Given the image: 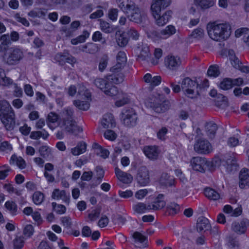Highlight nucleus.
Here are the masks:
<instances>
[{"label":"nucleus","mask_w":249,"mask_h":249,"mask_svg":"<svg viewBox=\"0 0 249 249\" xmlns=\"http://www.w3.org/2000/svg\"><path fill=\"white\" fill-rule=\"evenodd\" d=\"M249 227V221L247 219H243L233 222L231 225V230L237 234L240 235L245 234Z\"/></svg>","instance_id":"nucleus-12"},{"label":"nucleus","mask_w":249,"mask_h":249,"mask_svg":"<svg viewBox=\"0 0 249 249\" xmlns=\"http://www.w3.org/2000/svg\"><path fill=\"white\" fill-rule=\"evenodd\" d=\"M96 152L98 155L104 159L107 158L109 154V152L108 150L103 148L100 146H98L96 148Z\"/></svg>","instance_id":"nucleus-53"},{"label":"nucleus","mask_w":249,"mask_h":249,"mask_svg":"<svg viewBox=\"0 0 249 249\" xmlns=\"http://www.w3.org/2000/svg\"><path fill=\"white\" fill-rule=\"evenodd\" d=\"M216 125L213 122L208 123L206 125V132L210 138H213L216 130Z\"/></svg>","instance_id":"nucleus-39"},{"label":"nucleus","mask_w":249,"mask_h":249,"mask_svg":"<svg viewBox=\"0 0 249 249\" xmlns=\"http://www.w3.org/2000/svg\"><path fill=\"white\" fill-rule=\"evenodd\" d=\"M163 197V195H159L153 203L150 204L151 210H158L163 208L165 206V202Z\"/></svg>","instance_id":"nucleus-31"},{"label":"nucleus","mask_w":249,"mask_h":249,"mask_svg":"<svg viewBox=\"0 0 249 249\" xmlns=\"http://www.w3.org/2000/svg\"><path fill=\"white\" fill-rule=\"evenodd\" d=\"M80 25V23L78 21H73L71 24V29L63 30L64 33L65 34V36L67 37H70L72 35L73 32Z\"/></svg>","instance_id":"nucleus-48"},{"label":"nucleus","mask_w":249,"mask_h":249,"mask_svg":"<svg viewBox=\"0 0 249 249\" xmlns=\"http://www.w3.org/2000/svg\"><path fill=\"white\" fill-rule=\"evenodd\" d=\"M104 137L109 141H114L116 139L117 135L112 130H107L105 132Z\"/></svg>","instance_id":"nucleus-57"},{"label":"nucleus","mask_w":249,"mask_h":249,"mask_svg":"<svg viewBox=\"0 0 249 249\" xmlns=\"http://www.w3.org/2000/svg\"><path fill=\"white\" fill-rule=\"evenodd\" d=\"M160 98H162V96L159 97L158 99L155 98L153 100V102H147L146 103V104L148 107L152 108L154 111L157 113L163 112L167 108L159 103Z\"/></svg>","instance_id":"nucleus-30"},{"label":"nucleus","mask_w":249,"mask_h":249,"mask_svg":"<svg viewBox=\"0 0 249 249\" xmlns=\"http://www.w3.org/2000/svg\"><path fill=\"white\" fill-rule=\"evenodd\" d=\"M145 82L148 83L151 87H155L159 85L161 81V78L160 76H152L151 74L147 73L143 76Z\"/></svg>","instance_id":"nucleus-25"},{"label":"nucleus","mask_w":249,"mask_h":249,"mask_svg":"<svg viewBox=\"0 0 249 249\" xmlns=\"http://www.w3.org/2000/svg\"><path fill=\"white\" fill-rule=\"evenodd\" d=\"M119 196L123 198H128L132 197L133 195V193L131 190H126L124 191H119Z\"/></svg>","instance_id":"nucleus-60"},{"label":"nucleus","mask_w":249,"mask_h":249,"mask_svg":"<svg viewBox=\"0 0 249 249\" xmlns=\"http://www.w3.org/2000/svg\"><path fill=\"white\" fill-rule=\"evenodd\" d=\"M120 5V8L127 15L130 20L140 23L145 19L144 14L142 13L135 5L127 4L126 6L124 5Z\"/></svg>","instance_id":"nucleus-5"},{"label":"nucleus","mask_w":249,"mask_h":249,"mask_svg":"<svg viewBox=\"0 0 249 249\" xmlns=\"http://www.w3.org/2000/svg\"><path fill=\"white\" fill-rule=\"evenodd\" d=\"M162 55V51L160 48H156L154 52V57L152 59L151 63L153 65H157L159 63V59Z\"/></svg>","instance_id":"nucleus-49"},{"label":"nucleus","mask_w":249,"mask_h":249,"mask_svg":"<svg viewBox=\"0 0 249 249\" xmlns=\"http://www.w3.org/2000/svg\"><path fill=\"white\" fill-rule=\"evenodd\" d=\"M209 36L215 41H221L228 38L231 35V26L226 22H213L207 25Z\"/></svg>","instance_id":"nucleus-2"},{"label":"nucleus","mask_w":249,"mask_h":249,"mask_svg":"<svg viewBox=\"0 0 249 249\" xmlns=\"http://www.w3.org/2000/svg\"><path fill=\"white\" fill-rule=\"evenodd\" d=\"M148 193V190L147 189H140L135 193V196L137 199L142 200L147 195Z\"/></svg>","instance_id":"nucleus-55"},{"label":"nucleus","mask_w":249,"mask_h":249,"mask_svg":"<svg viewBox=\"0 0 249 249\" xmlns=\"http://www.w3.org/2000/svg\"><path fill=\"white\" fill-rule=\"evenodd\" d=\"M134 212L137 213L142 214L151 211L150 204H146L142 202H138L133 206Z\"/></svg>","instance_id":"nucleus-33"},{"label":"nucleus","mask_w":249,"mask_h":249,"mask_svg":"<svg viewBox=\"0 0 249 249\" xmlns=\"http://www.w3.org/2000/svg\"><path fill=\"white\" fill-rule=\"evenodd\" d=\"M166 67L171 70H177L181 64V60L179 57L173 55L167 56L164 59Z\"/></svg>","instance_id":"nucleus-13"},{"label":"nucleus","mask_w":249,"mask_h":249,"mask_svg":"<svg viewBox=\"0 0 249 249\" xmlns=\"http://www.w3.org/2000/svg\"><path fill=\"white\" fill-rule=\"evenodd\" d=\"M101 124L105 128L114 127L115 122L113 115L110 113L104 115L101 121Z\"/></svg>","instance_id":"nucleus-29"},{"label":"nucleus","mask_w":249,"mask_h":249,"mask_svg":"<svg viewBox=\"0 0 249 249\" xmlns=\"http://www.w3.org/2000/svg\"><path fill=\"white\" fill-rule=\"evenodd\" d=\"M110 96L116 100L115 105L118 107H122L129 101V98L127 95L119 91L118 89L116 94Z\"/></svg>","instance_id":"nucleus-19"},{"label":"nucleus","mask_w":249,"mask_h":249,"mask_svg":"<svg viewBox=\"0 0 249 249\" xmlns=\"http://www.w3.org/2000/svg\"><path fill=\"white\" fill-rule=\"evenodd\" d=\"M194 149L198 153L208 154L212 151V146L207 141L200 140L195 143Z\"/></svg>","instance_id":"nucleus-14"},{"label":"nucleus","mask_w":249,"mask_h":249,"mask_svg":"<svg viewBox=\"0 0 249 249\" xmlns=\"http://www.w3.org/2000/svg\"><path fill=\"white\" fill-rule=\"evenodd\" d=\"M168 132V129L165 127H163L160 129L157 133V137L158 139L161 140L165 139V136Z\"/></svg>","instance_id":"nucleus-63"},{"label":"nucleus","mask_w":249,"mask_h":249,"mask_svg":"<svg viewBox=\"0 0 249 249\" xmlns=\"http://www.w3.org/2000/svg\"><path fill=\"white\" fill-rule=\"evenodd\" d=\"M171 3V0H153L151 6L152 13L157 15L158 12H160L161 8L168 6Z\"/></svg>","instance_id":"nucleus-15"},{"label":"nucleus","mask_w":249,"mask_h":249,"mask_svg":"<svg viewBox=\"0 0 249 249\" xmlns=\"http://www.w3.org/2000/svg\"><path fill=\"white\" fill-rule=\"evenodd\" d=\"M160 182L166 186H171L174 184L175 180L172 176L167 173H163L161 177Z\"/></svg>","instance_id":"nucleus-38"},{"label":"nucleus","mask_w":249,"mask_h":249,"mask_svg":"<svg viewBox=\"0 0 249 249\" xmlns=\"http://www.w3.org/2000/svg\"><path fill=\"white\" fill-rule=\"evenodd\" d=\"M44 198V194L39 191L35 192L32 196L33 202L37 205L41 204L43 201Z\"/></svg>","instance_id":"nucleus-44"},{"label":"nucleus","mask_w":249,"mask_h":249,"mask_svg":"<svg viewBox=\"0 0 249 249\" xmlns=\"http://www.w3.org/2000/svg\"><path fill=\"white\" fill-rule=\"evenodd\" d=\"M228 56L232 66L237 69L240 68L241 64L239 59L236 57L234 52L233 50H229L228 52Z\"/></svg>","instance_id":"nucleus-37"},{"label":"nucleus","mask_w":249,"mask_h":249,"mask_svg":"<svg viewBox=\"0 0 249 249\" xmlns=\"http://www.w3.org/2000/svg\"><path fill=\"white\" fill-rule=\"evenodd\" d=\"M227 144L229 147H235L239 144V140L235 137H231L228 139Z\"/></svg>","instance_id":"nucleus-64"},{"label":"nucleus","mask_w":249,"mask_h":249,"mask_svg":"<svg viewBox=\"0 0 249 249\" xmlns=\"http://www.w3.org/2000/svg\"><path fill=\"white\" fill-rule=\"evenodd\" d=\"M139 183L142 186L146 185L149 182V175L148 171L145 168H142L137 176Z\"/></svg>","instance_id":"nucleus-32"},{"label":"nucleus","mask_w":249,"mask_h":249,"mask_svg":"<svg viewBox=\"0 0 249 249\" xmlns=\"http://www.w3.org/2000/svg\"><path fill=\"white\" fill-rule=\"evenodd\" d=\"M52 197L56 200L62 199L64 202L68 203L70 201V196H67L64 190H60L58 189L53 191Z\"/></svg>","instance_id":"nucleus-27"},{"label":"nucleus","mask_w":249,"mask_h":249,"mask_svg":"<svg viewBox=\"0 0 249 249\" xmlns=\"http://www.w3.org/2000/svg\"><path fill=\"white\" fill-rule=\"evenodd\" d=\"M86 144L84 142L79 143L77 145L71 149V152L74 156H78L84 153L86 150Z\"/></svg>","instance_id":"nucleus-36"},{"label":"nucleus","mask_w":249,"mask_h":249,"mask_svg":"<svg viewBox=\"0 0 249 249\" xmlns=\"http://www.w3.org/2000/svg\"><path fill=\"white\" fill-rule=\"evenodd\" d=\"M115 174L118 179L124 183H130L133 180V177L130 174L124 172L118 168L115 169Z\"/></svg>","instance_id":"nucleus-26"},{"label":"nucleus","mask_w":249,"mask_h":249,"mask_svg":"<svg viewBox=\"0 0 249 249\" xmlns=\"http://www.w3.org/2000/svg\"><path fill=\"white\" fill-rule=\"evenodd\" d=\"M222 210L224 213L231 217H237L242 213V207L241 205L234 209L231 205H226L223 207Z\"/></svg>","instance_id":"nucleus-18"},{"label":"nucleus","mask_w":249,"mask_h":249,"mask_svg":"<svg viewBox=\"0 0 249 249\" xmlns=\"http://www.w3.org/2000/svg\"><path fill=\"white\" fill-rule=\"evenodd\" d=\"M73 110L71 107H66L61 113L62 121L59 123L61 127L68 132L77 134L83 131L82 128L77 126L73 120Z\"/></svg>","instance_id":"nucleus-3"},{"label":"nucleus","mask_w":249,"mask_h":249,"mask_svg":"<svg viewBox=\"0 0 249 249\" xmlns=\"http://www.w3.org/2000/svg\"><path fill=\"white\" fill-rule=\"evenodd\" d=\"M23 57L22 51L17 47L5 49L2 56L3 60L10 65H14L18 63Z\"/></svg>","instance_id":"nucleus-8"},{"label":"nucleus","mask_w":249,"mask_h":249,"mask_svg":"<svg viewBox=\"0 0 249 249\" xmlns=\"http://www.w3.org/2000/svg\"><path fill=\"white\" fill-rule=\"evenodd\" d=\"M5 206L6 208L12 213H16L17 211V205L12 201H7L5 204Z\"/></svg>","instance_id":"nucleus-56"},{"label":"nucleus","mask_w":249,"mask_h":249,"mask_svg":"<svg viewBox=\"0 0 249 249\" xmlns=\"http://www.w3.org/2000/svg\"><path fill=\"white\" fill-rule=\"evenodd\" d=\"M58 115L53 112L49 113L47 118V123L50 128H51V124H54L58 120Z\"/></svg>","instance_id":"nucleus-47"},{"label":"nucleus","mask_w":249,"mask_h":249,"mask_svg":"<svg viewBox=\"0 0 249 249\" xmlns=\"http://www.w3.org/2000/svg\"><path fill=\"white\" fill-rule=\"evenodd\" d=\"M219 71L218 67L216 65H212L210 66L207 71L208 76L215 78L219 75Z\"/></svg>","instance_id":"nucleus-46"},{"label":"nucleus","mask_w":249,"mask_h":249,"mask_svg":"<svg viewBox=\"0 0 249 249\" xmlns=\"http://www.w3.org/2000/svg\"><path fill=\"white\" fill-rule=\"evenodd\" d=\"M78 86V93L82 100H74L73 104L79 109L86 110L89 107V102L91 101L90 93L83 85H79Z\"/></svg>","instance_id":"nucleus-7"},{"label":"nucleus","mask_w":249,"mask_h":249,"mask_svg":"<svg viewBox=\"0 0 249 249\" xmlns=\"http://www.w3.org/2000/svg\"><path fill=\"white\" fill-rule=\"evenodd\" d=\"M126 60L125 53L122 51L119 52L116 56V63L111 68L110 72L117 76L118 73H122L121 71L125 65Z\"/></svg>","instance_id":"nucleus-11"},{"label":"nucleus","mask_w":249,"mask_h":249,"mask_svg":"<svg viewBox=\"0 0 249 249\" xmlns=\"http://www.w3.org/2000/svg\"><path fill=\"white\" fill-rule=\"evenodd\" d=\"M204 30L201 28H197L193 30L189 35L188 40L190 42L199 41L204 37Z\"/></svg>","instance_id":"nucleus-20"},{"label":"nucleus","mask_w":249,"mask_h":249,"mask_svg":"<svg viewBox=\"0 0 249 249\" xmlns=\"http://www.w3.org/2000/svg\"><path fill=\"white\" fill-rule=\"evenodd\" d=\"M123 80V73H118L117 76L111 72L104 78H97L94 80V84L106 95L109 96L116 95L117 92V88L113 84H119Z\"/></svg>","instance_id":"nucleus-1"},{"label":"nucleus","mask_w":249,"mask_h":249,"mask_svg":"<svg viewBox=\"0 0 249 249\" xmlns=\"http://www.w3.org/2000/svg\"><path fill=\"white\" fill-rule=\"evenodd\" d=\"M1 121L7 130L13 129L15 122V114L10 105L6 101L1 102Z\"/></svg>","instance_id":"nucleus-4"},{"label":"nucleus","mask_w":249,"mask_h":249,"mask_svg":"<svg viewBox=\"0 0 249 249\" xmlns=\"http://www.w3.org/2000/svg\"><path fill=\"white\" fill-rule=\"evenodd\" d=\"M33 220L39 225L41 224L43 221L41 214L39 212L37 211H35L32 214Z\"/></svg>","instance_id":"nucleus-59"},{"label":"nucleus","mask_w":249,"mask_h":249,"mask_svg":"<svg viewBox=\"0 0 249 249\" xmlns=\"http://www.w3.org/2000/svg\"><path fill=\"white\" fill-rule=\"evenodd\" d=\"M206 164L205 160L202 158L197 157L193 158L191 160V165L196 171L203 172L204 166Z\"/></svg>","instance_id":"nucleus-21"},{"label":"nucleus","mask_w":249,"mask_h":249,"mask_svg":"<svg viewBox=\"0 0 249 249\" xmlns=\"http://www.w3.org/2000/svg\"><path fill=\"white\" fill-rule=\"evenodd\" d=\"M218 86L223 90L229 89L233 87L232 80L230 78H225L221 81Z\"/></svg>","instance_id":"nucleus-42"},{"label":"nucleus","mask_w":249,"mask_h":249,"mask_svg":"<svg viewBox=\"0 0 249 249\" xmlns=\"http://www.w3.org/2000/svg\"><path fill=\"white\" fill-rule=\"evenodd\" d=\"M24 245V238L22 236H17L13 240L14 249H21Z\"/></svg>","instance_id":"nucleus-45"},{"label":"nucleus","mask_w":249,"mask_h":249,"mask_svg":"<svg viewBox=\"0 0 249 249\" xmlns=\"http://www.w3.org/2000/svg\"><path fill=\"white\" fill-rule=\"evenodd\" d=\"M89 34L87 31H84L83 35L79 36L77 37L72 39L71 43L73 45H76L78 43L84 42L86 39L89 37Z\"/></svg>","instance_id":"nucleus-43"},{"label":"nucleus","mask_w":249,"mask_h":249,"mask_svg":"<svg viewBox=\"0 0 249 249\" xmlns=\"http://www.w3.org/2000/svg\"><path fill=\"white\" fill-rule=\"evenodd\" d=\"M136 246L140 248H145L147 245L146 237L139 232H135L133 235Z\"/></svg>","instance_id":"nucleus-22"},{"label":"nucleus","mask_w":249,"mask_h":249,"mask_svg":"<svg viewBox=\"0 0 249 249\" xmlns=\"http://www.w3.org/2000/svg\"><path fill=\"white\" fill-rule=\"evenodd\" d=\"M49 136V134L45 130L41 131H33L31 132L30 137L31 139L33 140H37L40 138H42L43 139H46Z\"/></svg>","instance_id":"nucleus-40"},{"label":"nucleus","mask_w":249,"mask_h":249,"mask_svg":"<svg viewBox=\"0 0 249 249\" xmlns=\"http://www.w3.org/2000/svg\"><path fill=\"white\" fill-rule=\"evenodd\" d=\"M18 38V34L16 32H13L11 34L10 38L8 35H6L1 36V43L3 45H8L11 43V41H16Z\"/></svg>","instance_id":"nucleus-34"},{"label":"nucleus","mask_w":249,"mask_h":249,"mask_svg":"<svg viewBox=\"0 0 249 249\" xmlns=\"http://www.w3.org/2000/svg\"><path fill=\"white\" fill-rule=\"evenodd\" d=\"M121 119L124 125L127 126H132L136 124L137 116L133 109L128 108L123 111Z\"/></svg>","instance_id":"nucleus-10"},{"label":"nucleus","mask_w":249,"mask_h":249,"mask_svg":"<svg viewBox=\"0 0 249 249\" xmlns=\"http://www.w3.org/2000/svg\"><path fill=\"white\" fill-rule=\"evenodd\" d=\"M108 58L107 56H103L100 61L99 64V70L103 71L107 67Z\"/></svg>","instance_id":"nucleus-61"},{"label":"nucleus","mask_w":249,"mask_h":249,"mask_svg":"<svg viewBox=\"0 0 249 249\" xmlns=\"http://www.w3.org/2000/svg\"><path fill=\"white\" fill-rule=\"evenodd\" d=\"M168 211L171 214H175L179 210V206L176 203H171L167 206Z\"/></svg>","instance_id":"nucleus-58"},{"label":"nucleus","mask_w":249,"mask_h":249,"mask_svg":"<svg viewBox=\"0 0 249 249\" xmlns=\"http://www.w3.org/2000/svg\"><path fill=\"white\" fill-rule=\"evenodd\" d=\"M34 233V229L33 225L31 224L27 225L24 230L23 234L25 236L29 238L31 237Z\"/></svg>","instance_id":"nucleus-52"},{"label":"nucleus","mask_w":249,"mask_h":249,"mask_svg":"<svg viewBox=\"0 0 249 249\" xmlns=\"http://www.w3.org/2000/svg\"><path fill=\"white\" fill-rule=\"evenodd\" d=\"M195 3L203 9H207L214 4L213 0H194Z\"/></svg>","instance_id":"nucleus-41"},{"label":"nucleus","mask_w":249,"mask_h":249,"mask_svg":"<svg viewBox=\"0 0 249 249\" xmlns=\"http://www.w3.org/2000/svg\"><path fill=\"white\" fill-rule=\"evenodd\" d=\"M211 228L209 220L204 217L198 219L196 224L197 230L200 232L205 231Z\"/></svg>","instance_id":"nucleus-28"},{"label":"nucleus","mask_w":249,"mask_h":249,"mask_svg":"<svg viewBox=\"0 0 249 249\" xmlns=\"http://www.w3.org/2000/svg\"><path fill=\"white\" fill-rule=\"evenodd\" d=\"M143 152L145 155L151 160L156 159L159 153L158 147L155 146H146L143 147Z\"/></svg>","instance_id":"nucleus-23"},{"label":"nucleus","mask_w":249,"mask_h":249,"mask_svg":"<svg viewBox=\"0 0 249 249\" xmlns=\"http://www.w3.org/2000/svg\"><path fill=\"white\" fill-rule=\"evenodd\" d=\"M239 186L241 189H247L249 187V170L242 169L239 174Z\"/></svg>","instance_id":"nucleus-16"},{"label":"nucleus","mask_w":249,"mask_h":249,"mask_svg":"<svg viewBox=\"0 0 249 249\" xmlns=\"http://www.w3.org/2000/svg\"><path fill=\"white\" fill-rule=\"evenodd\" d=\"M177 30L176 27L172 25L166 26L160 32L154 31L152 33H147V36L151 38L154 41H158L160 39H165L176 34Z\"/></svg>","instance_id":"nucleus-9"},{"label":"nucleus","mask_w":249,"mask_h":249,"mask_svg":"<svg viewBox=\"0 0 249 249\" xmlns=\"http://www.w3.org/2000/svg\"><path fill=\"white\" fill-rule=\"evenodd\" d=\"M101 213L100 209H96L93 210L89 215V217L91 221L95 220L99 216Z\"/></svg>","instance_id":"nucleus-62"},{"label":"nucleus","mask_w":249,"mask_h":249,"mask_svg":"<svg viewBox=\"0 0 249 249\" xmlns=\"http://www.w3.org/2000/svg\"><path fill=\"white\" fill-rule=\"evenodd\" d=\"M100 28L105 33H109L113 31V28L110 26L109 24L104 21H100Z\"/></svg>","instance_id":"nucleus-54"},{"label":"nucleus","mask_w":249,"mask_h":249,"mask_svg":"<svg viewBox=\"0 0 249 249\" xmlns=\"http://www.w3.org/2000/svg\"><path fill=\"white\" fill-rule=\"evenodd\" d=\"M181 88L184 93L189 98H196L200 93L201 87L195 81L189 78L183 79L181 83Z\"/></svg>","instance_id":"nucleus-6"},{"label":"nucleus","mask_w":249,"mask_h":249,"mask_svg":"<svg viewBox=\"0 0 249 249\" xmlns=\"http://www.w3.org/2000/svg\"><path fill=\"white\" fill-rule=\"evenodd\" d=\"M52 207L53 210L57 213L59 214H62L65 213L66 211V208L62 204H57L55 202H53Z\"/></svg>","instance_id":"nucleus-51"},{"label":"nucleus","mask_w":249,"mask_h":249,"mask_svg":"<svg viewBox=\"0 0 249 249\" xmlns=\"http://www.w3.org/2000/svg\"><path fill=\"white\" fill-rule=\"evenodd\" d=\"M160 12H158L157 15H154L152 13L153 16L156 19V23L159 26H163L166 24L171 18L172 14L171 11H166L162 16L160 15Z\"/></svg>","instance_id":"nucleus-17"},{"label":"nucleus","mask_w":249,"mask_h":249,"mask_svg":"<svg viewBox=\"0 0 249 249\" xmlns=\"http://www.w3.org/2000/svg\"><path fill=\"white\" fill-rule=\"evenodd\" d=\"M204 194L207 197L213 200H217L220 197V196L217 192L210 188L205 189Z\"/></svg>","instance_id":"nucleus-35"},{"label":"nucleus","mask_w":249,"mask_h":249,"mask_svg":"<svg viewBox=\"0 0 249 249\" xmlns=\"http://www.w3.org/2000/svg\"><path fill=\"white\" fill-rule=\"evenodd\" d=\"M10 163L17 166L20 169H24L26 167L27 164L24 159L21 156L13 154L10 160Z\"/></svg>","instance_id":"nucleus-24"},{"label":"nucleus","mask_w":249,"mask_h":249,"mask_svg":"<svg viewBox=\"0 0 249 249\" xmlns=\"http://www.w3.org/2000/svg\"><path fill=\"white\" fill-rule=\"evenodd\" d=\"M128 39L125 33L119 35L117 37V42L121 47L125 46L128 43Z\"/></svg>","instance_id":"nucleus-50"}]
</instances>
